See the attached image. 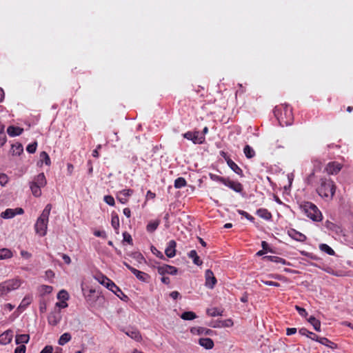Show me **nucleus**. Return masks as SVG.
Masks as SVG:
<instances>
[{
    "instance_id": "obj_56",
    "label": "nucleus",
    "mask_w": 353,
    "mask_h": 353,
    "mask_svg": "<svg viewBox=\"0 0 353 353\" xmlns=\"http://www.w3.org/2000/svg\"><path fill=\"white\" fill-rule=\"evenodd\" d=\"M94 236H98V237H101L103 239L107 238V234L105 231L96 230V231H94Z\"/></svg>"
},
{
    "instance_id": "obj_1",
    "label": "nucleus",
    "mask_w": 353,
    "mask_h": 353,
    "mask_svg": "<svg viewBox=\"0 0 353 353\" xmlns=\"http://www.w3.org/2000/svg\"><path fill=\"white\" fill-rule=\"evenodd\" d=\"M336 189L334 181L329 176L319 178L316 187L317 194L323 199H332Z\"/></svg>"
},
{
    "instance_id": "obj_10",
    "label": "nucleus",
    "mask_w": 353,
    "mask_h": 353,
    "mask_svg": "<svg viewBox=\"0 0 353 353\" xmlns=\"http://www.w3.org/2000/svg\"><path fill=\"white\" fill-rule=\"evenodd\" d=\"M205 286L210 289H213L217 281L211 270H207L205 273Z\"/></svg>"
},
{
    "instance_id": "obj_4",
    "label": "nucleus",
    "mask_w": 353,
    "mask_h": 353,
    "mask_svg": "<svg viewBox=\"0 0 353 353\" xmlns=\"http://www.w3.org/2000/svg\"><path fill=\"white\" fill-rule=\"evenodd\" d=\"M301 208L307 215V216L311 219L312 221H321L322 220L323 215L321 211L313 203L309 201L304 202L301 205Z\"/></svg>"
},
{
    "instance_id": "obj_52",
    "label": "nucleus",
    "mask_w": 353,
    "mask_h": 353,
    "mask_svg": "<svg viewBox=\"0 0 353 353\" xmlns=\"http://www.w3.org/2000/svg\"><path fill=\"white\" fill-rule=\"evenodd\" d=\"M261 282L264 283L265 285H270V286H274V287H279L281 285L279 283L272 281H265L261 280Z\"/></svg>"
},
{
    "instance_id": "obj_36",
    "label": "nucleus",
    "mask_w": 353,
    "mask_h": 353,
    "mask_svg": "<svg viewBox=\"0 0 353 353\" xmlns=\"http://www.w3.org/2000/svg\"><path fill=\"white\" fill-rule=\"evenodd\" d=\"M41 186L31 182L30 183V189L32 191V194L36 196L39 197L41 194Z\"/></svg>"
},
{
    "instance_id": "obj_46",
    "label": "nucleus",
    "mask_w": 353,
    "mask_h": 353,
    "mask_svg": "<svg viewBox=\"0 0 353 353\" xmlns=\"http://www.w3.org/2000/svg\"><path fill=\"white\" fill-rule=\"evenodd\" d=\"M210 179L212 180L220 182V183H223V185L225 184L226 179H227V178L220 176H218L216 174H210Z\"/></svg>"
},
{
    "instance_id": "obj_63",
    "label": "nucleus",
    "mask_w": 353,
    "mask_h": 353,
    "mask_svg": "<svg viewBox=\"0 0 353 353\" xmlns=\"http://www.w3.org/2000/svg\"><path fill=\"white\" fill-rule=\"evenodd\" d=\"M8 181V177L6 174H0V183L4 185Z\"/></svg>"
},
{
    "instance_id": "obj_62",
    "label": "nucleus",
    "mask_w": 353,
    "mask_h": 353,
    "mask_svg": "<svg viewBox=\"0 0 353 353\" xmlns=\"http://www.w3.org/2000/svg\"><path fill=\"white\" fill-rule=\"evenodd\" d=\"M21 256L26 258V259H30L32 256V254L26 250H21L20 252Z\"/></svg>"
},
{
    "instance_id": "obj_23",
    "label": "nucleus",
    "mask_w": 353,
    "mask_h": 353,
    "mask_svg": "<svg viewBox=\"0 0 353 353\" xmlns=\"http://www.w3.org/2000/svg\"><path fill=\"white\" fill-rule=\"evenodd\" d=\"M205 141V137L201 136L199 131H194L192 136V141L194 144H203Z\"/></svg>"
},
{
    "instance_id": "obj_44",
    "label": "nucleus",
    "mask_w": 353,
    "mask_h": 353,
    "mask_svg": "<svg viewBox=\"0 0 353 353\" xmlns=\"http://www.w3.org/2000/svg\"><path fill=\"white\" fill-rule=\"evenodd\" d=\"M40 159L42 162H44L46 165H50L51 164V161L49 155L46 152H41L40 153Z\"/></svg>"
},
{
    "instance_id": "obj_27",
    "label": "nucleus",
    "mask_w": 353,
    "mask_h": 353,
    "mask_svg": "<svg viewBox=\"0 0 353 353\" xmlns=\"http://www.w3.org/2000/svg\"><path fill=\"white\" fill-rule=\"evenodd\" d=\"M23 152V145L19 143L12 145L11 152L13 155L19 156Z\"/></svg>"
},
{
    "instance_id": "obj_17",
    "label": "nucleus",
    "mask_w": 353,
    "mask_h": 353,
    "mask_svg": "<svg viewBox=\"0 0 353 353\" xmlns=\"http://www.w3.org/2000/svg\"><path fill=\"white\" fill-rule=\"evenodd\" d=\"M12 337L13 332L8 330L0 335V343L3 345L8 344L12 341Z\"/></svg>"
},
{
    "instance_id": "obj_5",
    "label": "nucleus",
    "mask_w": 353,
    "mask_h": 353,
    "mask_svg": "<svg viewBox=\"0 0 353 353\" xmlns=\"http://www.w3.org/2000/svg\"><path fill=\"white\" fill-rule=\"evenodd\" d=\"M22 283L18 278L7 280L0 283L1 296L7 295L9 292L18 289Z\"/></svg>"
},
{
    "instance_id": "obj_30",
    "label": "nucleus",
    "mask_w": 353,
    "mask_h": 353,
    "mask_svg": "<svg viewBox=\"0 0 353 353\" xmlns=\"http://www.w3.org/2000/svg\"><path fill=\"white\" fill-rule=\"evenodd\" d=\"M212 330L210 329H206L205 327H194L191 330V332L194 334L196 333L198 334H205V335H210L212 333Z\"/></svg>"
},
{
    "instance_id": "obj_47",
    "label": "nucleus",
    "mask_w": 353,
    "mask_h": 353,
    "mask_svg": "<svg viewBox=\"0 0 353 353\" xmlns=\"http://www.w3.org/2000/svg\"><path fill=\"white\" fill-rule=\"evenodd\" d=\"M104 201L110 206H114L115 204L114 199L111 195H106L103 198Z\"/></svg>"
},
{
    "instance_id": "obj_49",
    "label": "nucleus",
    "mask_w": 353,
    "mask_h": 353,
    "mask_svg": "<svg viewBox=\"0 0 353 353\" xmlns=\"http://www.w3.org/2000/svg\"><path fill=\"white\" fill-rule=\"evenodd\" d=\"M238 212L239 214L242 215L243 216L246 218L248 220L252 221V222L254 221V218L252 215L248 214L247 212L241 210H239Z\"/></svg>"
},
{
    "instance_id": "obj_29",
    "label": "nucleus",
    "mask_w": 353,
    "mask_h": 353,
    "mask_svg": "<svg viewBox=\"0 0 353 353\" xmlns=\"http://www.w3.org/2000/svg\"><path fill=\"white\" fill-rule=\"evenodd\" d=\"M30 340L29 334H17L16 336L15 342L17 344H23L28 343Z\"/></svg>"
},
{
    "instance_id": "obj_61",
    "label": "nucleus",
    "mask_w": 353,
    "mask_h": 353,
    "mask_svg": "<svg viewBox=\"0 0 353 353\" xmlns=\"http://www.w3.org/2000/svg\"><path fill=\"white\" fill-rule=\"evenodd\" d=\"M296 328L295 327H289V328H287L286 330V334L288 336H290V335H292L294 334H295L296 332Z\"/></svg>"
},
{
    "instance_id": "obj_22",
    "label": "nucleus",
    "mask_w": 353,
    "mask_h": 353,
    "mask_svg": "<svg viewBox=\"0 0 353 353\" xmlns=\"http://www.w3.org/2000/svg\"><path fill=\"white\" fill-rule=\"evenodd\" d=\"M32 183L41 187H44L47 183L44 173L42 172L36 176Z\"/></svg>"
},
{
    "instance_id": "obj_14",
    "label": "nucleus",
    "mask_w": 353,
    "mask_h": 353,
    "mask_svg": "<svg viewBox=\"0 0 353 353\" xmlns=\"http://www.w3.org/2000/svg\"><path fill=\"white\" fill-rule=\"evenodd\" d=\"M124 332L131 339H134L137 342H140L142 340V336L140 332L137 328H130L124 330Z\"/></svg>"
},
{
    "instance_id": "obj_18",
    "label": "nucleus",
    "mask_w": 353,
    "mask_h": 353,
    "mask_svg": "<svg viewBox=\"0 0 353 353\" xmlns=\"http://www.w3.org/2000/svg\"><path fill=\"white\" fill-rule=\"evenodd\" d=\"M227 164L229 168L240 177L244 176L243 172L241 168L232 159H228Z\"/></svg>"
},
{
    "instance_id": "obj_35",
    "label": "nucleus",
    "mask_w": 353,
    "mask_h": 353,
    "mask_svg": "<svg viewBox=\"0 0 353 353\" xmlns=\"http://www.w3.org/2000/svg\"><path fill=\"white\" fill-rule=\"evenodd\" d=\"M243 152L248 159L253 158L256 154L255 151L249 145H245Z\"/></svg>"
},
{
    "instance_id": "obj_51",
    "label": "nucleus",
    "mask_w": 353,
    "mask_h": 353,
    "mask_svg": "<svg viewBox=\"0 0 353 353\" xmlns=\"http://www.w3.org/2000/svg\"><path fill=\"white\" fill-rule=\"evenodd\" d=\"M295 308L296 310H297V312H299V314L302 316H306L307 315V311L305 310V309L300 307V306H298V305H296L295 306Z\"/></svg>"
},
{
    "instance_id": "obj_21",
    "label": "nucleus",
    "mask_w": 353,
    "mask_h": 353,
    "mask_svg": "<svg viewBox=\"0 0 353 353\" xmlns=\"http://www.w3.org/2000/svg\"><path fill=\"white\" fill-rule=\"evenodd\" d=\"M199 344L207 350L212 349L214 347V342L210 338H201L199 340Z\"/></svg>"
},
{
    "instance_id": "obj_25",
    "label": "nucleus",
    "mask_w": 353,
    "mask_h": 353,
    "mask_svg": "<svg viewBox=\"0 0 353 353\" xmlns=\"http://www.w3.org/2000/svg\"><path fill=\"white\" fill-rule=\"evenodd\" d=\"M111 225L114 229L116 233H119V218L117 213L112 212V219H111Z\"/></svg>"
},
{
    "instance_id": "obj_3",
    "label": "nucleus",
    "mask_w": 353,
    "mask_h": 353,
    "mask_svg": "<svg viewBox=\"0 0 353 353\" xmlns=\"http://www.w3.org/2000/svg\"><path fill=\"white\" fill-rule=\"evenodd\" d=\"M51 209L52 205L48 204L34 224L35 232L40 236H44L47 233L49 215Z\"/></svg>"
},
{
    "instance_id": "obj_39",
    "label": "nucleus",
    "mask_w": 353,
    "mask_h": 353,
    "mask_svg": "<svg viewBox=\"0 0 353 353\" xmlns=\"http://www.w3.org/2000/svg\"><path fill=\"white\" fill-rule=\"evenodd\" d=\"M187 182L183 177H179L174 181V188L179 189L185 187Z\"/></svg>"
},
{
    "instance_id": "obj_37",
    "label": "nucleus",
    "mask_w": 353,
    "mask_h": 353,
    "mask_svg": "<svg viewBox=\"0 0 353 353\" xmlns=\"http://www.w3.org/2000/svg\"><path fill=\"white\" fill-rule=\"evenodd\" d=\"M71 335L70 333L65 332L63 334L58 341L59 345H64L65 343L69 342L71 340Z\"/></svg>"
},
{
    "instance_id": "obj_58",
    "label": "nucleus",
    "mask_w": 353,
    "mask_h": 353,
    "mask_svg": "<svg viewBox=\"0 0 353 353\" xmlns=\"http://www.w3.org/2000/svg\"><path fill=\"white\" fill-rule=\"evenodd\" d=\"M56 306L59 308H65L68 307V303H66V301H60L56 303Z\"/></svg>"
},
{
    "instance_id": "obj_9",
    "label": "nucleus",
    "mask_w": 353,
    "mask_h": 353,
    "mask_svg": "<svg viewBox=\"0 0 353 353\" xmlns=\"http://www.w3.org/2000/svg\"><path fill=\"white\" fill-rule=\"evenodd\" d=\"M158 273L161 275H164L165 274L175 275L178 272V269L172 265H163L161 266H159L157 268Z\"/></svg>"
},
{
    "instance_id": "obj_28",
    "label": "nucleus",
    "mask_w": 353,
    "mask_h": 353,
    "mask_svg": "<svg viewBox=\"0 0 353 353\" xmlns=\"http://www.w3.org/2000/svg\"><path fill=\"white\" fill-rule=\"evenodd\" d=\"M13 256L12 252L8 248L0 249V260L8 259Z\"/></svg>"
},
{
    "instance_id": "obj_19",
    "label": "nucleus",
    "mask_w": 353,
    "mask_h": 353,
    "mask_svg": "<svg viewBox=\"0 0 353 353\" xmlns=\"http://www.w3.org/2000/svg\"><path fill=\"white\" fill-rule=\"evenodd\" d=\"M61 319L59 312H52L48 317V321L52 325H57L60 322Z\"/></svg>"
},
{
    "instance_id": "obj_2",
    "label": "nucleus",
    "mask_w": 353,
    "mask_h": 353,
    "mask_svg": "<svg viewBox=\"0 0 353 353\" xmlns=\"http://www.w3.org/2000/svg\"><path fill=\"white\" fill-rule=\"evenodd\" d=\"M274 114L281 126L290 125L293 122L292 109L287 104L276 105L274 109Z\"/></svg>"
},
{
    "instance_id": "obj_43",
    "label": "nucleus",
    "mask_w": 353,
    "mask_h": 353,
    "mask_svg": "<svg viewBox=\"0 0 353 353\" xmlns=\"http://www.w3.org/2000/svg\"><path fill=\"white\" fill-rule=\"evenodd\" d=\"M113 290H111L112 292H114L119 299H121L123 301H127L128 299V297L127 295H125L122 290L118 287V291L115 288H112Z\"/></svg>"
},
{
    "instance_id": "obj_53",
    "label": "nucleus",
    "mask_w": 353,
    "mask_h": 353,
    "mask_svg": "<svg viewBox=\"0 0 353 353\" xmlns=\"http://www.w3.org/2000/svg\"><path fill=\"white\" fill-rule=\"evenodd\" d=\"M26 345L22 344L16 347V349L14 350V353H26Z\"/></svg>"
},
{
    "instance_id": "obj_16",
    "label": "nucleus",
    "mask_w": 353,
    "mask_h": 353,
    "mask_svg": "<svg viewBox=\"0 0 353 353\" xmlns=\"http://www.w3.org/2000/svg\"><path fill=\"white\" fill-rule=\"evenodd\" d=\"M313 341H317L322 345H324L330 348L334 349L336 347V345L330 341L327 338L325 337H319V336H314L313 338Z\"/></svg>"
},
{
    "instance_id": "obj_54",
    "label": "nucleus",
    "mask_w": 353,
    "mask_h": 353,
    "mask_svg": "<svg viewBox=\"0 0 353 353\" xmlns=\"http://www.w3.org/2000/svg\"><path fill=\"white\" fill-rule=\"evenodd\" d=\"M30 303H31V299L30 297H25L22 300V301L19 305V307H26V305H28Z\"/></svg>"
},
{
    "instance_id": "obj_48",
    "label": "nucleus",
    "mask_w": 353,
    "mask_h": 353,
    "mask_svg": "<svg viewBox=\"0 0 353 353\" xmlns=\"http://www.w3.org/2000/svg\"><path fill=\"white\" fill-rule=\"evenodd\" d=\"M37 147V143L34 142L28 145V146L26 148V150L28 151V152H29L30 154H33L36 152Z\"/></svg>"
},
{
    "instance_id": "obj_50",
    "label": "nucleus",
    "mask_w": 353,
    "mask_h": 353,
    "mask_svg": "<svg viewBox=\"0 0 353 353\" xmlns=\"http://www.w3.org/2000/svg\"><path fill=\"white\" fill-rule=\"evenodd\" d=\"M152 252L154 254H155L157 257H159L161 259H164L165 257L161 252L158 250L156 248L152 247Z\"/></svg>"
},
{
    "instance_id": "obj_64",
    "label": "nucleus",
    "mask_w": 353,
    "mask_h": 353,
    "mask_svg": "<svg viewBox=\"0 0 353 353\" xmlns=\"http://www.w3.org/2000/svg\"><path fill=\"white\" fill-rule=\"evenodd\" d=\"M61 256H62L63 261L66 264H70L71 263V259L68 255H67L65 254H63Z\"/></svg>"
},
{
    "instance_id": "obj_33",
    "label": "nucleus",
    "mask_w": 353,
    "mask_h": 353,
    "mask_svg": "<svg viewBox=\"0 0 353 353\" xmlns=\"http://www.w3.org/2000/svg\"><path fill=\"white\" fill-rule=\"evenodd\" d=\"M188 256L193 260V263L195 265H201L203 262L201 260H200L199 256L197 255V252L196 250H192L188 253Z\"/></svg>"
},
{
    "instance_id": "obj_24",
    "label": "nucleus",
    "mask_w": 353,
    "mask_h": 353,
    "mask_svg": "<svg viewBox=\"0 0 353 353\" xmlns=\"http://www.w3.org/2000/svg\"><path fill=\"white\" fill-rule=\"evenodd\" d=\"M256 214L265 220H270L272 219V214L265 208H260L257 210Z\"/></svg>"
},
{
    "instance_id": "obj_40",
    "label": "nucleus",
    "mask_w": 353,
    "mask_h": 353,
    "mask_svg": "<svg viewBox=\"0 0 353 353\" xmlns=\"http://www.w3.org/2000/svg\"><path fill=\"white\" fill-rule=\"evenodd\" d=\"M223 311H221L216 307H212L207 310V314L210 316H218L222 315Z\"/></svg>"
},
{
    "instance_id": "obj_34",
    "label": "nucleus",
    "mask_w": 353,
    "mask_h": 353,
    "mask_svg": "<svg viewBox=\"0 0 353 353\" xmlns=\"http://www.w3.org/2000/svg\"><path fill=\"white\" fill-rule=\"evenodd\" d=\"M16 215V212L14 209L8 208L1 214V216L3 219H11Z\"/></svg>"
},
{
    "instance_id": "obj_42",
    "label": "nucleus",
    "mask_w": 353,
    "mask_h": 353,
    "mask_svg": "<svg viewBox=\"0 0 353 353\" xmlns=\"http://www.w3.org/2000/svg\"><path fill=\"white\" fill-rule=\"evenodd\" d=\"M196 315L193 312H185L181 315V318L183 320H193L196 319Z\"/></svg>"
},
{
    "instance_id": "obj_26",
    "label": "nucleus",
    "mask_w": 353,
    "mask_h": 353,
    "mask_svg": "<svg viewBox=\"0 0 353 353\" xmlns=\"http://www.w3.org/2000/svg\"><path fill=\"white\" fill-rule=\"evenodd\" d=\"M263 259L276 263H281L283 265H286L288 263L285 259L277 256H265Z\"/></svg>"
},
{
    "instance_id": "obj_31",
    "label": "nucleus",
    "mask_w": 353,
    "mask_h": 353,
    "mask_svg": "<svg viewBox=\"0 0 353 353\" xmlns=\"http://www.w3.org/2000/svg\"><path fill=\"white\" fill-rule=\"evenodd\" d=\"M159 224H160V220H159V219L150 221L148 223V225L146 226V230L148 232L152 233L157 229Z\"/></svg>"
},
{
    "instance_id": "obj_20",
    "label": "nucleus",
    "mask_w": 353,
    "mask_h": 353,
    "mask_svg": "<svg viewBox=\"0 0 353 353\" xmlns=\"http://www.w3.org/2000/svg\"><path fill=\"white\" fill-rule=\"evenodd\" d=\"M23 129L14 125H10L7 128V133L10 137H16L22 134Z\"/></svg>"
},
{
    "instance_id": "obj_60",
    "label": "nucleus",
    "mask_w": 353,
    "mask_h": 353,
    "mask_svg": "<svg viewBox=\"0 0 353 353\" xmlns=\"http://www.w3.org/2000/svg\"><path fill=\"white\" fill-rule=\"evenodd\" d=\"M6 136L3 132H0V148L6 143Z\"/></svg>"
},
{
    "instance_id": "obj_38",
    "label": "nucleus",
    "mask_w": 353,
    "mask_h": 353,
    "mask_svg": "<svg viewBox=\"0 0 353 353\" xmlns=\"http://www.w3.org/2000/svg\"><path fill=\"white\" fill-rule=\"evenodd\" d=\"M319 249L322 252H324L329 255L332 256V255H334V254H335L334 250L331 247H330L328 245L325 244V243L320 244Z\"/></svg>"
},
{
    "instance_id": "obj_45",
    "label": "nucleus",
    "mask_w": 353,
    "mask_h": 353,
    "mask_svg": "<svg viewBox=\"0 0 353 353\" xmlns=\"http://www.w3.org/2000/svg\"><path fill=\"white\" fill-rule=\"evenodd\" d=\"M57 298L60 301H67L69 299V294L67 291L62 290L58 293Z\"/></svg>"
},
{
    "instance_id": "obj_6",
    "label": "nucleus",
    "mask_w": 353,
    "mask_h": 353,
    "mask_svg": "<svg viewBox=\"0 0 353 353\" xmlns=\"http://www.w3.org/2000/svg\"><path fill=\"white\" fill-rule=\"evenodd\" d=\"M343 165L337 161L329 162L325 167V172L328 175L337 174L342 169Z\"/></svg>"
},
{
    "instance_id": "obj_15",
    "label": "nucleus",
    "mask_w": 353,
    "mask_h": 353,
    "mask_svg": "<svg viewBox=\"0 0 353 353\" xmlns=\"http://www.w3.org/2000/svg\"><path fill=\"white\" fill-rule=\"evenodd\" d=\"M288 234L292 239L297 241L303 242L306 240V236L305 234L294 229L290 228L288 230Z\"/></svg>"
},
{
    "instance_id": "obj_59",
    "label": "nucleus",
    "mask_w": 353,
    "mask_h": 353,
    "mask_svg": "<svg viewBox=\"0 0 353 353\" xmlns=\"http://www.w3.org/2000/svg\"><path fill=\"white\" fill-rule=\"evenodd\" d=\"M193 134H194V132L188 131L187 132L184 133L183 134V136L184 138H185V139H187L188 140L192 141Z\"/></svg>"
},
{
    "instance_id": "obj_11",
    "label": "nucleus",
    "mask_w": 353,
    "mask_h": 353,
    "mask_svg": "<svg viewBox=\"0 0 353 353\" xmlns=\"http://www.w3.org/2000/svg\"><path fill=\"white\" fill-rule=\"evenodd\" d=\"M224 185L238 193H241L243 190V185L240 182L232 181L229 178H227Z\"/></svg>"
},
{
    "instance_id": "obj_7",
    "label": "nucleus",
    "mask_w": 353,
    "mask_h": 353,
    "mask_svg": "<svg viewBox=\"0 0 353 353\" xmlns=\"http://www.w3.org/2000/svg\"><path fill=\"white\" fill-rule=\"evenodd\" d=\"M134 193L132 189H124L117 192V199L122 204H125L128 202V198Z\"/></svg>"
},
{
    "instance_id": "obj_8",
    "label": "nucleus",
    "mask_w": 353,
    "mask_h": 353,
    "mask_svg": "<svg viewBox=\"0 0 353 353\" xmlns=\"http://www.w3.org/2000/svg\"><path fill=\"white\" fill-rule=\"evenodd\" d=\"M123 264L125 267L131 271V272L140 281H147L150 278L149 275L143 272L137 270L136 268L132 267L126 262H124Z\"/></svg>"
},
{
    "instance_id": "obj_57",
    "label": "nucleus",
    "mask_w": 353,
    "mask_h": 353,
    "mask_svg": "<svg viewBox=\"0 0 353 353\" xmlns=\"http://www.w3.org/2000/svg\"><path fill=\"white\" fill-rule=\"evenodd\" d=\"M53 348L51 345H46L40 353H52Z\"/></svg>"
},
{
    "instance_id": "obj_55",
    "label": "nucleus",
    "mask_w": 353,
    "mask_h": 353,
    "mask_svg": "<svg viewBox=\"0 0 353 353\" xmlns=\"http://www.w3.org/2000/svg\"><path fill=\"white\" fill-rule=\"evenodd\" d=\"M123 240L125 241L128 242L129 244L132 243V239L130 234H128V232H124L123 234Z\"/></svg>"
},
{
    "instance_id": "obj_41",
    "label": "nucleus",
    "mask_w": 353,
    "mask_h": 353,
    "mask_svg": "<svg viewBox=\"0 0 353 353\" xmlns=\"http://www.w3.org/2000/svg\"><path fill=\"white\" fill-rule=\"evenodd\" d=\"M299 333L302 336H306L307 337L313 340L314 336H317L316 334L310 332L305 327H302L299 330Z\"/></svg>"
},
{
    "instance_id": "obj_12",
    "label": "nucleus",
    "mask_w": 353,
    "mask_h": 353,
    "mask_svg": "<svg viewBox=\"0 0 353 353\" xmlns=\"http://www.w3.org/2000/svg\"><path fill=\"white\" fill-rule=\"evenodd\" d=\"M97 280L99 281V282L101 284L105 286L108 290H113L112 288H115L118 291H119L118 290V286H117L115 285V283L112 281H111L110 279H108L107 276H105L104 275H100L97 278Z\"/></svg>"
},
{
    "instance_id": "obj_13",
    "label": "nucleus",
    "mask_w": 353,
    "mask_h": 353,
    "mask_svg": "<svg viewBox=\"0 0 353 353\" xmlns=\"http://www.w3.org/2000/svg\"><path fill=\"white\" fill-rule=\"evenodd\" d=\"M176 243L174 240H170L165 250V254L168 258H173L176 255Z\"/></svg>"
},
{
    "instance_id": "obj_32",
    "label": "nucleus",
    "mask_w": 353,
    "mask_h": 353,
    "mask_svg": "<svg viewBox=\"0 0 353 353\" xmlns=\"http://www.w3.org/2000/svg\"><path fill=\"white\" fill-rule=\"evenodd\" d=\"M308 322L313 326L314 329L317 332H321V321L314 316H311L308 319Z\"/></svg>"
}]
</instances>
